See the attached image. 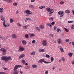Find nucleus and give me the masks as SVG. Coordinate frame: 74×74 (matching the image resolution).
Wrapping results in <instances>:
<instances>
[{"mask_svg": "<svg viewBox=\"0 0 74 74\" xmlns=\"http://www.w3.org/2000/svg\"><path fill=\"white\" fill-rule=\"evenodd\" d=\"M22 66L21 65H16L14 67L13 69L14 72L13 73V74H18V71H17L16 70L18 68L22 67Z\"/></svg>", "mask_w": 74, "mask_h": 74, "instance_id": "obj_1", "label": "nucleus"}, {"mask_svg": "<svg viewBox=\"0 0 74 74\" xmlns=\"http://www.w3.org/2000/svg\"><path fill=\"white\" fill-rule=\"evenodd\" d=\"M0 19L1 21H3V25L5 27H8V26H9V25L8 24L5 25V17L1 15V16Z\"/></svg>", "mask_w": 74, "mask_h": 74, "instance_id": "obj_2", "label": "nucleus"}, {"mask_svg": "<svg viewBox=\"0 0 74 74\" xmlns=\"http://www.w3.org/2000/svg\"><path fill=\"white\" fill-rule=\"evenodd\" d=\"M11 58L10 56H3L1 57V59L2 60H4L5 62H7Z\"/></svg>", "mask_w": 74, "mask_h": 74, "instance_id": "obj_3", "label": "nucleus"}, {"mask_svg": "<svg viewBox=\"0 0 74 74\" xmlns=\"http://www.w3.org/2000/svg\"><path fill=\"white\" fill-rule=\"evenodd\" d=\"M0 51L2 52V56H4L6 55V51H7L6 49L4 48H2L1 49Z\"/></svg>", "mask_w": 74, "mask_h": 74, "instance_id": "obj_4", "label": "nucleus"}, {"mask_svg": "<svg viewBox=\"0 0 74 74\" xmlns=\"http://www.w3.org/2000/svg\"><path fill=\"white\" fill-rule=\"evenodd\" d=\"M24 12L27 14L26 16H29V15H32V14H33V13L32 12H31L29 10H25Z\"/></svg>", "mask_w": 74, "mask_h": 74, "instance_id": "obj_5", "label": "nucleus"}, {"mask_svg": "<svg viewBox=\"0 0 74 74\" xmlns=\"http://www.w3.org/2000/svg\"><path fill=\"white\" fill-rule=\"evenodd\" d=\"M42 62H44V63L46 64H48V63H51V62H47L45 61H44V60L43 59H41L38 61V63H42Z\"/></svg>", "mask_w": 74, "mask_h": 74, "instance_id": "obj_6", "label": "nucleus"}, {"mask_svg": "<svg viewBox=\"0 0 74 74\" xmlns=\"http://www.w3.org/2000/svg\"><path fill=\"white\" fill-rule=\"evenodd\" d=\"M42 45L43 46H46L47 45V42L46 40H44L42 42Z\"/></svg>", "mask_w": 74, "mask_h": 74, "instance_id": "obj_7", "label": "nucleus"}, {"mask_svg": "<svg viewBox=\"0 0 74 74\" xmlns=\"http://www.w3.org/2000/svg\"><path fill=\"white\" fill-rule=\"evenodd\" d=\"M25 50L24 48L22 47L21 46H20L19 47L18 51L19 52H22V51H23Z\"/></svg>", "mask_w": 74, "mask_h": 74, "instance_id": "obj_8", "label": "nucleus"}, {"mask_svg": "<svg viewBox=\"0 0 74 74\" xmlns=\"http://www.w3.org/2000/svg\"><path fill=\"white\" fill-rule=\"evenodd\" d=\"M58 48L60 49L61 51V52L63 53V52H64V50L63 49V48H62V47L61 46H60L58 47Z\"/></svg>", "mask_w": 74, "mask_h": 74, "instance_id": "obj_9", "label": "nucleus"}, {"mask_svg": "<svg viewBox=\"0 0 74 74\" xmlns=\"http://www.w3.org/2000/svg\"><path fill=\"white\" fill-rule=\"evenodd\" d=\"M21 42L22 44H23V45H26L27 43L26 41L24 40H22Z\"/></svg>", "mask_w": 74, "mask_h": 74, "instance_id": "obj_10", "label": "nucleus"}, {"mask_svg": "<svg viewBox=\"0 0 74 74\" xmlns=\"http://www.w3.org/2000/svg\"><path fill=\"white\" fill-rule=\"evenodd\" d=\"M29 26V25H26L23 26V29L25 30H27V27Z\"/></svg>", "mask_w": 74, "mask_h": 74, "instance_id": "obj_11", "label": "nucleus"}, {"mask_svg": "<svg viewBox=\"0 0 74 74\" xmlns=\"http://www.w3.org/2000/svg\"><path fill=\"white\" fill-rule=\"evenodd\" d=\"M25 54H21L19 56V59H22V58H24V57H25Z\"/></svg>", "mask_w": 74, "mask_h": 74, "instance_id": "obj_12", "label": "nucleus"}, {"mask_svg": "<svg viewBox=\"0 0 74 74\" xmlns=\"http://www.w3.org/2000/svg\"><path fill=\"white\" fill-rule=\"evenodd\" d=\"M57 41L58 42V44H61V43H62V40L60 38H59L57 40Z\"/></svg>", "mask_w": 74, "mask_h": 74, "instance_id": "obj_13", "label": "nucleus"}, {"mask_svg": "<svg viewBox=\"0 0 74 74\" xmlns=\"http://www.w3.org/2000/svg\"><path fill=\"white\" fill-rule=\"evenodd\" d=\"M12 38H16V36L15 34H13L12 35Z\"/></svg>", "mask_w": 74, "mask_h": 74, "instance_id": "obj_14", "label": "nucleus"}, {"mask_svg": "<svg viewBox=\"0 0 74 74\" xmlns=\"http://www.w3.org/2000/svg\"><path fill=\"white\" fill-rule=\"evenodd\" d=\"M64 13V12H63V11H62L60 13V15H61L60 16V17H63V16L64 15V14H63Z\"/></svg>", "mask_w": 74, "mask_h": 74, "instance_id": "obj_15", "label": "nucleus"}, {"mask_svg": "<svg viewBox=\"0 0 74 74\" xmlns=\"http://www.w3.org/2000/svg\"><path fill=\"white\" fill-rule=\"evenodd\" d=\"M4 11V9L3 8H0V12L2 13Z\"/></svg>", "mask_w": 74, "mask_h": 74, "instance_id": "obj_16", "label": "nucleus"}, {"mask_svg": "<svg viewBox=\"0 0 74 74\" xmlns=\"http://www.w3.org/2000/svg\"><path fill=\"white\" fill-rule=\"evenodd\" d=\"M65 12L66 14H70V11L69 10H65Z\"/></svg>", "mask_w": 74, "mask_h": 74, "instance_id": "obj_17", "label": "nucleus"}, {"mask_svg": "<svg viewBox=\"0 0 74 74\" xmlns=\"http://www.w3.org/2000/svg\"><path fill=\"white\" fill-rule=\"evenodd\" d=\"M68 56H69V57H72L73 53H68Z\"/></svg>", "mask_w": 74, "mask_h": 74, "instance_id": "obj_18", "label": "nucleus"}, {"mask_svg": "<svg viewBox=\"0 0 74 74\" xmlns=\"http://www.w3.org/2000/svg\"><path fill=\"white\" fill-rule=\"evenodd\" d=\"M29 7L31 8H33L34 7L33 5H29Z\"/></svg>", "mask_w": 74, "mask_h": 74, "instance_id": "obj_19", "label": "nucleus"}, {"mask_svg": "<svg viewBox=\"0 0 74 74\" xmlns=\"http://www.w3.org/2000/svg\"><path fill=\"white\" fill-rule=\"evenodd\" d=\"M35 53H36V51H32L31 53V55H33L34 56V55H35Z\"/></svg>", "mask_w": 74, "mask_h": 74, "instance_id": "obj_20", "label": "nucleus"}, {"mask_svg": "<svg viewBox=\"0 0 74 74\" xmlns=\"http://www.w3.org/2000/svg\"><path fill=\"white\" fill-rule=\"evenodd\" d=\"M46 10L48 11V12H50L51 9L49 8H47L46 9Z\"/></svg>", "mask_w": 74, "mask_h": 74, "instance_id": "obj_21", "label": "nucleus"}, {"mask_svg": "<svg viewBox=\"0 0 74 74\" xmlns=\"http://www.w3.org/2000/svg\"><path fill=\"white\" fill-rule=\"evenodd\" d=\"M45 7V6H40L39 7V8L40 10H41V9H43V8H44Z\"/></svg>", "mask_w": 74, "mask_h": 74, "instance_id": "obj_22", "label": "nucleus"}, {"mask_svg": "<svg viewBox=\"0 0 74 74\" xmlns=\"http://www.w3.org/2000/svg\"><path fill=\"white\" fill-rule=\"evenodd\" d=\"M35 36V34H29V36L30 37H34Z\"/></svg>", "mask_w": 74, "mask_h": 74, "instance_id": "obj_23", "label": "nucleus"}, {"mask_svg": "<svg viewBox=\"0 0 74 74\" xmlns=\"http://www.w3.org/2000/svg\"><path fill=\"white\" fill-rule=\"evenodd\" d=\"M6 1H7L9 3H12V0H6Z\"/></svg>", "mask_w": 74, "mask_h": 74, "instance_id": "obj_24", "label": "nucleus"}, {"mask_svg": "<svg viewBox=\"0 0 74 74\" xmlns=\"http://www.w3.org/2000/svg\"><path fill=\"white\" fill-rule=\"evenodd\" d=\"M33 68H37V65L35 64H33L32 66Z\"/></svg>", "mask_w": 74, "mask_h": 74, "instance_id": "obj_25", "label": "nucleus"}, {"mask_svg": "<svg viewBox=\"0 0 74 74\" xmlns=\"http://www.w3.org/2000/svg\"><path fill=\"white\" fill-rule=\"evenodd\" d=\"M39 27L40 29H43L44 27V25H40L39 26Z\"/></svg>", "mask_w": 74, "mask_h": 74, "instance_id": "obj_26", "label": "nucleus"}, {"mask_svg": "<svg viewBox=\"0 0 74 74\" xmlns=\"http://www.w3.org/2000/svg\"><path fill=\"white\" fill-rule=\"evenodd\" d=\"M10 23H13L14 22V20H13L12 18H11L10 19Z\"/></svg>", "mask_w": 74, "mask_h": 74, "instance_id": "obj_27", "label": "nucleus"}, {"mask_svg": "<svg viewBox=\"0 0 74 74\" xmlns=\"http://www.w3.org/2000/svg\"><path fill=\"white\" fill-rule=\"evenodd\" d=\"M57 31L58 33H60L61 32V30L59 28L57 29Z\"/></svg>", "mask_w": 74, "mask_h": 74, "instance_id": "obj_28", "label": "nucleus"}, {"mask_svg": "<svg viewBox=\"0 0 74 74\" xmlns=\"http://www.w3.org/2000/svg\"><path fill=\"white\" fill-rule=\"evenodd\" d=\"M39 51H40V52H42L44 51V49H39Z\"/></svg>", "mask_w": 74, "mask_h": 74, "instance_id": "obj_29", "label": "nucleus"}, {"mask_svg": "<svg viewBox=\"0 0 74 74\" xmlns=\"http://www.w3.org/2000/svg\"><path fill=\"white\" fill-rule=\"evenodd\" d=\"M49 20L50 21H53V17H51L50 18H49Z\"/></svg>", "mask_w": 74, "mask_h": 74, "instance_id": "obj_30", "label": "nucleus"}, {"mask_svg": "<svg viewBox=\"0 0 74 74\" xmlns=\"http://www.w3.org/2000/svg\"><path fill=\"white\" fill-rule=\"evenodd\" d=\"M50 12L49 13V14H52L53 13V9H52L50 11Z\"/></svg>", "mask_w": 74, "mask_h": 74, "instance_id": "obj_31", "label": "nucleus"}, {"mask_svg": "<svg viewBox=\"0 0 74 74\" xmlns=\"http://www.w3.org/2000/svg\"><path fill=\"white\" fill-rule=\"evenodd\" d=\"M50 59L51 62H52L53 61V60H54V59L53 58V57H51V58Z\"/></svg>", "mask_w": 74, "mask_h": 74, "instance_id": "obj_32", "label": "nucleus"}, {"mask_svg": "<svg viewBox=\"0 0 74 74\" xmlns=\"http://www.w3.org/2000/svg\"><path fill=\"white\" fill-rule=\"evenodd\" d=\"M13 5L14 6H16L18 5V3L16 2H15L13 3Z\"/></svg>", "mask_w": 74, "mask_h": 74, "instance_id": "obj_33", "label": "nucleus"}, {"mask_svg": "<svg viewBox=\"0 0 74 74\" xmlns=\"http://www.w3.org/2000/svg\"><path fill=\"white\" fill-rule=\"evenodd\" d=\"M0 38H1V39H2L3 40H5V38L3 37V36L0 35Z\"/></svg>", "mask_w": 74, "mask_h": 74, "instance_id": "obj_34", "label": "nucleus"}, {"mask_svg": "<svg viewBox=\"0 0 74 74\" xmlns=\"http://www.w3.org/2000/svg\"><path fill=\"white\" fill-rule=\"evenodd\" d=\"M29 36L28 34H27L25 35V37L26 38H29Z\"/></svg>", "mask_w": 74, "mask_h": 74, "instance_id": "obj_35", "label": "nucleus"}, {"mask_svg": "<svg viewBox=\"0 0 74 74\" xmlns=\"http://www.w3.org/2000/svg\"><path fill=\"white\" fill-rule=\"evenodd\" d=\"M71 29L72 30L74 29V25H72L71 27Z\"/></svg>", "mask_w": 74, "mask_h": 74, "instance_id": "obj_36", "label": "nucleus"}, {"mask_svg": "<svg viewBox=\"0 0 74 74\" xmlns=\"http://www.w3.org/2000/svg\"><path fill=\"white\" fill-rule=\"evenodd\" d=\"M74 22L73 21H68V23H73Z\"/></svg>", "mask_w": 74, "mask_h": 74, "instance_id": "obj_37", "label": "nucleus"}, {"mask_svg": "<svg viewBox=\"0 0 74 74\" xmlns=\"http://www.w3.org/2000/svg\"><path fill=\"white\" fill-rule=\"evenodd\" d=\"M17 25L18 26H19V27H21V26H22L21 25V24H20V23H17Z\"/></svg>", "mask_w": 74, "mask_h": 74, "instance_id": "obj_38", "label": "nucleus"}, {"mask_svg": "<svg viewBox=\"0 0 74 74\" xmlns=\"http://www.w3.org/2000/svg\"><path fill=\"white\" fill-rule=\"evenodd\" d=\"M21 62H22L23 64H25V63H26L25 61L24 60H21Z\"/></svg>", "mask_w": 74, "mask_h": 74, "instance_id": "obj_39", "label": "nucleus"}, {"mask_svg": "<svg viewBox=\"0 0 74 74\" xmlns=\"http://www.w3.org/2000/svg\"><path fill=\"white\" fill-rule=\"evenodd\" d=\"M64 29L66 31V32H69V29H67L66 28H64Z\"/></svg>", "mask_w": 74, "mask_h": 74, "instance_id": "obj_40", "label": "nucleus"}, {"mask_svg": "<svg viewBox=\"0 0 74 74\" xmlns=\"http://www.w3.org/2000/svg\"><path fill=\"white\" fill-rule=\"evenodd\" d=\"M69 41H70V40L69 39H66L65 40V41L66 42H68Z\"/></svg>", "mask_w": 74, "mask_h": 74, "instance_id": "obj_41", "label": "nucleus"}, {"mask_svg": "<svg viewBox=\"0 0 74 74\" xmlns=\"http://www.w3.org/2000/svg\"><path fill=\"white\" fill-rule=\"evenodd\" d=\"M62 61H63V62H65V59H64V58H63V57H62Z\"/></svg>", "mask_w": 74, "mask_h": 74, "instance_id": "obj_42", "label": "nucleus"}, {"mask_svg": "<svg viewBox=\"0 0 74 74\" xmlns=\"http://www.w3.org/2000/svg\"><path fill=\"white\" fill-rule=\"evenodd\" d=\"M49 37H53V34H50L49 35Z\"/></svg>", "mask_w": 74, "mask_h": 74, "instance_id": "obj_43", "label": "nucleus"}, {"mask_svg": "<svg viewBox=\"0 0 74 74\" xmlns=\"http://www.w3.org/2000/svg\"><path fill=\"white\" fill-rule=\"evenodd\" d=\"M60 4H64V2L63 1H61L60 2Z\"/></svg>", "mask_w": 74, "mask_h": 74, "instance_id": "obj_44", "label": "nucleus"}, {"mask_svg": "<svg viewBox=\"0 0 74 74\" xmlns=\"http://www.w3.org/2000/svg\"><path fill=\"white\" fill-rule=\"evenodd\" d=\"M36 29H37L38 31L39 32L40 31V28L38 27H36Z\"/></svg>", "mask_w": 74, "mask_h": 74, "instance_id": "obj_45", "label": "nucleus"}, {"mask_svg": "<svg viewBox=\"0 0 74 74\" xmlns=\"http://www.w3.org/2000/svg\"><path fill=\"white\" fill-rule=\"evenodd\" d=\"M36 42V41L35 40H33L32 41V44H35V42Z\"/></svg>", "mask_w": 74, "mask_h": 74, "instance_id": "obj_46", "label": "nucleus"}, {"mask_svg": "<svg viewBox=\"0 0 74 74\" xmlns=\"http://www.w3.org/2000/svg\"><path fill=\"white\" fill-rule=\"evenodd\" d=\"M46 58H49L50 57V56H49V55L48 54L46 55Z\"/></svg>", "mask_w": 74, "mask_h": 74, "instance_id": "obj_47", "label": "nucleus"}, {"mask_svg": "<svg viewBox=\"0 0 74 74\" xmlns=\"http://www.w3.org/2000/svg\"><path fill=\"white\" fill-rule=\"evenodd\" d=\"M57 27L56 26H54V30H56Z\"/></svg>", "mask_w": 74, "mask_h": 74, "instance_id": "obj_48", "label": "nucleus"}, {"mask_svg": "<svg viewBox=\"0 0 74 74\" xmlns=\"http://www.w3.org/2000/svg\"><path fill=\"white\" fill-rule=\"evenodd\" d=\"M45 74H48V71H46L45 72Z\"/></svg>", "mask_w": 74, "mask_h": 74, "instance_id": "obj_49", "label": "nucleus"}, {"mask_svg": "<svg viewBox=\"0 0 74 74\" xmlns=\"http://www.w3.org/2000/svg\"><path fill=\"white\" fill-rule=\"evenodd\" d=\"M51 25L50 23H47L46 25L47 26H49Z\"/></svg>", "mask_w": 74, "mask_h": 74, "instance_id": "obj_50", "label": "nucleus"}, {"mask_svg": "<svg viewBox=\"0 0 74 74\" xmlns=\"http://www.w3.org/2000/svg\"><path fill=\"white\" fill-rule=\"evenodd\" d=\"M27 19L28 20V21H31L32 20V19L30 18H27Z\"/></svg>", "mask_w": 74, "mask_h": 74, "instance_id": "obj_51", "label": "nucleus"}, {"mask_svg": "<svg viewBox=\"0 0 74 74\" xmlns=\"http://www.w3.org/2000/svg\"><path fill=\"white\" fill-rule=\"evenodd\" d=\"M60 13H61V11H59L58 12V15H60Z\"/></svg>", "mask_w": 74, "mask_h": 74, "instance_id": "obj_52", "label": "nucleus"}, {"mask_svg": "<svg viewBox=\"0 0 74 74\" xmlns=\"http://www.w3.org/2000/svg\"><path fill=\"white\" fill-rule=\"evenodd\" d=\"M27 69H30V66H27Z\"/></svg>", "mask_w": 74, "mask_h": 74, "instance_id": "obj_53", "label": "nucleus"}, {"mask_svg": "<svg viewBox=\"0 0 74 74\" xmlns=\"http://www.w3.org/2000/svg\"><path fill=\"white\" fill-rule=\"evenodd\" d=\"M51 25H55V22H53L51 23Z\"/></svg>", "mask_w": 74, "mask_h": 74, "instance_id": "obj_54", "label": "nucleus"}, {"mask_svg": "<svg viewBox=\"0 0 74 74\" xmlns=\"http://www.w3.org/2000/svg\"><path fill=\"white\" fill-rule=\"evenodd\" d=\"M3 69L5 70H7V68H4Z\"/></svg>", "mask_w": 74, "mask_h": 74, "instance_id": "obj_55", "label": "nucleus"}, {"mask_svg": "<svg viewBox=\"0 0 74 74\" xmlns=\"http://www.w3.org/2000/svg\"><path fill=\"white\" fill-rule=\"evenodd\" d=\"M35 0H31V2H34Z\"/></svg>", "mask_w": 74, "mask_h": 74, "instance_id": "obj_56", "label": "nucleus"}, {"mask_svg": "<svg viewBox=\"0 0 74 74\" xmlns=\"http://www.w3.org/2000/svg\"><path fill=\"white\" fill-rule=\"evenodd\" d=\"M58 62L59 63L61 62H62V59H60V60H59Z\"/></svg>", "mask_w": 74, "mask_h": 74, "instance_id": "obj_57", "label": "nucleus"}, {"mask_svg": "<svg viewBox=\"0 0 74 74\" xmlns=\"http://www.w3.org/2000/svg\"><path fill=\"white\" fill-rule=\"evenodd\" d=\"M20 73L21 74H23V72L21 71H20Z\"/></svg>", "mask_w": 74, "mask_h": 74, "instance_id": "obj_58", "label": "nucleus"}, {"mask_svg": "<svg viewBox=\"0 0 74 74\" xmlns=\"http://www.w3.org/2000/svg\"><path fill=\"white\" fill-rule=\"evenodd\" d=\"M72 12H73V15H74V10H72Z\"/></svg>", "mask_w": 74, "mask_h": 74, "instance_id": "obj_59", "label": "nucleus"}, {"mask_svg": "<svg viewBox=\"0 0 74 74\" xmlns=\"http://www.w3.org/2000/svg\"><path fill=\"white\" fill-rule=\"evenodd\" d=\"M4 73L3 72H0V74H4Z\"/></svg>", "mask_w": 74, "mask_h": 74, "instance_id": "obj_60", "label": "nucleus"}, {"mask_svg": "<svg viewBox=\"0 0 74 74\" xmlns=\"http://www.w3.org/2000/svg\"><path fill=\"white\" fill-rule=\"evenodd\" d=\"M18 11H16V13L17 14H18Z\"/></svg>", "mask_w": 74, "mask_h": 74, "instance_id": "obj_61", "label": "nucleus"}, {"mask_svg": "<svg viewBox=\"0 0 74 74\" xmlns=\"http://www.w3.org/2000/svg\"><path fill=\"white\" fill-rule=\"evenodd\" d=\"M49 26L50 27H52V25H51L50 24Z\"/></svg>", "mask_w": 74, "mask_h": 74, "instance_id": "obj_62", "label": "nucleus"}, {"mask_svg": "<svg viewBox=\"0 0 74 74\" xmlns=\"http://www.w3.org/2000/svg\"><path fill=\"white\" fill-rule=\"evenodd\" d=\"M25 64L26 66H27L28 65V64H27V63H26Z\"/></svg>", "mask_w": 74, "mask_h": 74, "instance_id": "obj_63", "label": "nucleus"}, {"mask_svg": "<svg viewBox=\"0 0 74 74\" xmlns=\"http://www.w3.org/2000/svg\"><path fill=\"white\" fill-rule=\"evenodd\" d=\"M32 44V42H29V44Z\"/></svg>", "mask_w": 74, "mask_h": 74, "instance_id": "obj_64", "label": "nucleus"}]
</instances>
